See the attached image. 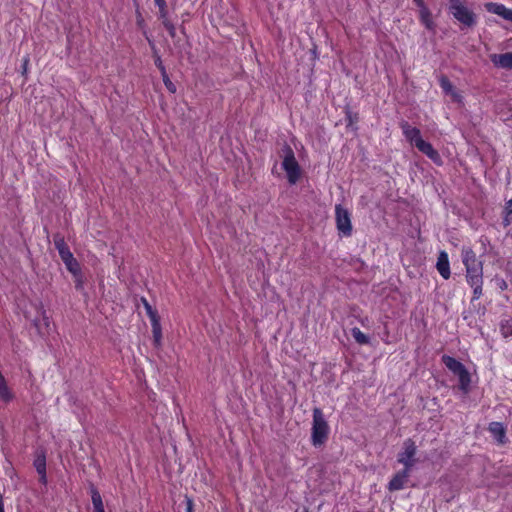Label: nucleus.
<instances>
[{
	"instance_id": "nucleus-1",
	"label": "nucleus",
	"mask_w": 512,
	"mask_h": 512,
	"mask_svg": "<svg viewBox=\"0 0 512 512\" xmlns=\"http://www.w3.org/2000/svg\"><path fill=\"white\" fill-rule=\"evenodd\" d=\"M449 12L454 19L464 27H473L477 22V16L463 0H448Z\"/></svg>"
},
{
	"instance_id": "nucleus-2",
	"label": "nucleus",
	"mask_w": 512,
	"mask_h": 512,
	"mask_svg": "<svg viewBox=\"0 0 512 512\" xmlns=\"http://www.w3.org/2000/svg\"><path fill=\"white\" fill-rule=\"evenodd\" d=\"M329 426L324 418L323 412L319 408L313 410V423L311 440L314 446L322 445L328 437Z\"/></svg>"
},
{
	"instance_id": "nucleus-3",
	"label": "nucleus",
	"mask_w": 512,
	"mask_h": 512,
	"mask_svg": "<svg viewBox=\"0 0 512 512\" xmlns=\"http://www.w3.org/2000/svg\"><path fill=\"white\" fill-rule=\"evenodd\" d=\"M282 169L286 172L287 180L291 185L296 184L301 177V168L289 146L283 149Z\"/></svg>"
},
{
	"instance_id": "nucleus-4",
	"label": "nucleus",
	"mask_w": 512,
	"mask_h": 512,
	"mask_svg": "<svg viewBox=\"0 0 512 512\" xmlns=\"http://www.w3.org/2000/svg\"><path fill=\"white\" fill-rule=\"evenodd\" d=\"M442 361L452 373L458 376L460 389L464 393H467L469 391L471 377L465 366L455 358L448 355H444L442 357Z\"/></svg>"
},
{
	"instance_id": "nucleus-5",
	"label": "nucleus",
	"mask_w": 512,
	"mask_h": 512,
	"mask_svg": "<svg viewBox=\"0 0 512 512\" xmlns=\"http://www.w3.org/2000/svg\"><path fill=\"white\" fill-rule=\"evenodd\" d=\"M461 259L466 269V279L483 275V263L470 247L464 246L462 248Z\"/></svg>"
},
{
	"instance_id": "nucleus-6",
	"label": "nucleus",
	"mask_w": 512,
	"mask_h": 512,
	"mask_svg": "<svg viewBox=\"0 0 512 512\" xmlns=\"http://www.w3.org/2000/svg\"><path fill=\"white\" fill-rule=\"evenodd\" d=\"M335 218L338 231L344 236H350L352 232V224L349 211L341 205H336Z\"/></svg>"
},
{
	"instance_id": "nucleus-7",
	"label": "nucleus",
	"mask_w": 512,
	"mask_h": 512,
	"mask_svg": "<svg viewBox=\"0 0 512 512\" xmlns=\"http://www.w3.org/2000/svg\"><path fill=\"white\" fill-rule=\"evenodd\" d=\"M415 454V443L411 439H407L403 443V451L398 454V462L403 464L405 468L411 469L415 463Z\"/></svg>"
},
{
	"instance_id": "nucleus-8",
	"label": "nucleus",
	"mask_w": 512,
	"mask_h": 512,
	"mask_svg": "<svg viewBox=\"0 0 512 512\" xmlns=\"http://www.w3.org/2000/svg\"><path fill=\"white\" fill-rule=\"evenodd\" d=\"M485 9L493 14H496L503 19L512 22V9L507 8L505 5L495 2H487L484 4Z\"/></svg>"
},
{
	"instance_id": "nucleus-9",
	"label": "nucleus",
	"mask_w": 512,
	"mask_h": 512,
	"mask_svg": "<svg viewBox=\"0 0 512 512\" xmlns=\"http://www.w3.org/2000/svg\"><path fill=\"white\" fill-rule=\"evenodd\" d=\"M403 135L414 146L417 145L418 141H421V132L418 128L411 126L408 122H402L400 124Z\"/></svg>"
},
{
	"instance_id": "nucleus-10",
	"label": "nucleus",
	"mask_w": 512,
	"mask_h": 512,
	"mask_svg": "<svg viewBox=\"0 0 512 512\" xmlns=\"http://www.w3.org/2000/svg\"><path fill=\"white\" fill-rule=\"evenodd\" d=\"M54 245L63 263L74 257L62 236L56 235L54 237Z\"/></svg>"
},
{
	"instance_id": "nucleus-11",
	"label": "nucleus",
	"mask_w": 512,
	"mask_h": 512,
	"mask_svg": "<svg viewBox=\"0 0 512 512\" xmlns=\"http://www.w3.org/2000/svg\"><path fill=\"white\" fill-rule=\"evenodd\" d=\"M436 268L439 272V274L444 279H449L451 275L450 271V263H449V257L448 254L445 251H441L437 258Z\"/></svg>"
},
{
	"instance_id": "nucleus-12",
	"label": "nucleus",
	"mask_w": 512,
	"mask_h": 512,
	"mask_svg": "<svg viewBox=\"0 0 512 512\" xmlns=\"http://www.w3.org/2000/svg\"><path fill=\"white\" fill-rule=\"evenodd\" d=\"M415 147L423 154H425L429 159H431L434 163H441V157L439 153L432 147L430 143L422 139L421 141H418Z\"/></svg>"
},
{
	"instance_id": "nucleus-13",
	"label": "nucleus",
	"mask_w": 512,
	"mask_h": 512,
	"mask_svg": "<svg viewBox=\"0 0 512 512\" xmlns=\"http://www.w3.org/2000/svg\"><path fill=\"white\" fill-rule=\"evenodd\" d=\"M490 60L498 68L512 69V52L492 54Z\"/></svg>"
},
{
	"instance_id": "nucleus-14",
	"label": "nucleus",
	"mask_w": 512,
	"mask_h": 512,
	"mask_svg": "<svg viewBox=\"0 0 512 512\" xmlns=\"http://www.w3.org/2000/svg\"><path fill=\"white\" fill-rule=\"evenodd\" d=\"M411 469L404 468L403 471L398 472L389 482V490L396 491L404 487Z\"/></svg>"
},
{
	"instance_id": "nucleus-15",
	"label": "nucleus",
	"mask_w": 512,
	"mask_h": 512,
	"mask_svg": "<svg viewBox=\"0 0 512 512\" xmlns=\"http://www.w3.org/2000/svg\"><path fill=\"white\" fill-rule=\"evenodd\" d=\"M439 84L445 94L449 95L453 101L461 102L462 96L460 93L454 88L449 79L445 76L440 77Z\"/></svg>"
},
{
	"instance_id": "nucleus-16",
	"label": "nucleus",
	"mask_w": 512,
	"mask_h": 512,
	"mask_svg": "<svg viewBox=\"0 0 512 512\" xmlns=\"http://www.w3.org/2000/svg\"><path fill=\"white\" fill-rule=\"evenodd\" d=\"M66 269L74 276L76 287L80 288L82 286V274L79 262L73 257L69 261L64 263Z\"/></svg>"
},
{
	"instance_id": "nucleus-17",
	"label": "nucleus",
	"mask_w": 512,
	"mask_h": 512,
	"mask_svg": "<svg viewBox=\"0 0 512 512\" xmlns=\"http://www.w3.org/2000/svg\"><path fill=\"white\" fill-rule=\"evenodd\" d=\"M467 283L473 288V299L477 300L482 295L483 275L467 278Z\"/></svg>"
},
{
	"instance_id": "nucleus-18",
	"label": "nucleus",
	"mask_w": 512,
	"mask_h": 512,
	"mask_svg": "<svg viewBox=\"0 0 512 512\" xmlns=\"http://www.w3.org/2000/svg\"><path fill=\"white\" fill-rule=\"evenodd\" d=\"M489 431L492 436L499 442H505V427L500 422H492L489 425Z\"/></svg>"
},
{
	"instance_id": "nucleus-19",
	"label": "nucleus",
	"mask_w": 512,
	"mask_h": 512,
	"mask_svg": "<svg viewBox=\"0 0 512 512\" xmlns=\"http://www.w3.org/2000/svg\"><path fill=\"white\" fill-rule=\"evenodd\" d=\"M419 16L421 23L428 29V30H434L435 23L432 19V15L430 10L427 6L422 7L419 9Z\"/></svg>"
},
{
	"instance_id": "nucleus-20",
	"label": "nucleus",
	"mask_w": 512,
	"mask_h": 512,
	"mask_svg": "<svg viewBox=\"0 0 512 512\" xmlns=\"http://www.w3.org/2000/svg\"><path fill=\"white\" fill-rule=\"evenodd\" d=\"M0 398L5 402H9L13 399V393L10 391V389L7 385V382L1 373H0Z\"/></svg>"
},
{
	"instance_id": "nucleus-21",
	"label": "nucleus",
	"mask_w": 512,
	"mask_h": 512,
	"mask_svg": "<svg viewBox=\"0 0 512 512\" xmlns=\"http://www.w3.org/2000/svg\"><path fill=\"white\" fill-rule=\"evenodd\" d=\"M151 327H152V333H153V339L156 346L161 345L162 340V330L160 325V320H154L151 321Z\"/></svg>"
},
{
	"instance_id": "nucleus-22",
	"label": "nucleus",
	"mask_w": 512,
	"mask_h": 512,
	"mask_svg": "<svg viewBox=\"0 0 512 512\" xmlns=\"http://www.w3.org/2000/svg\"><path fill=\"white\" fill-rule=\"evenodd\" d=\"M37 472L42 476L43 482L46 480V461L44 456H38L34 461Z\"/></svg>"
},
{
	"instance_id": "nucleus-23",
	"label": "nucleus",
	"mask_w": 512,
	"mask_h": 512,
	"mask_svg": "<svg viewBox=\"0 0 512 512\" xmlns=\"http://www.w3.org/2000/svg\"><path fill=\"white\" fill-rule=\"evenodd\" d=\"M352 336L355 339V341L359 344H368L369 343V337L364 334L359 328H353L352 329Z\"/></svg>"
},
{
	"instance_id": "nucleus-24",
	"label": "nucleus",
	"mask_w": 512,
	"mask_h": 512,
	"mask_svg": "<svg viewBox=\"0 0 512 512\" xmlns=\"http://www.w3.org/2000/svg\"><path fill=\"white\" fill-rule=\"evenodd\" d=\"M91 498H92V504H93L94 510H99L101 508H104L101 495L97 490L92 491Z\"/></svg>"
},
{
	"instance_id": "nucleus-25",
	"label": "nucleus",
	"mask_w": 512,
	"mask_h": 512,
	"mask_svg": "<svg viewBox=\"0 0 512 512\" xmlns=\"http://www.w3.org/2000/svg\"><path fill=\"white\" fill-rule=\"evenodd\" d=\"M144 307L147 315L150 318V322L159 319L157 312L151 307L146 299H143Z\"/></svg>"
},
{
	"instance_id": "nucleus-26",
	"label": "nucleus",
	"mask_w": 512,
	"mask_h": 512,
	"mask_svg": "<svg viewBox=\"0 0 512 512\" xmlns=\"http://www.w3.org/2000/svg\"><path fill=\"white\" fill-rule=\"evenodd\" d=\"M506 216L504 218L505 224L508 225L510 223V216H512V199L507 201L505 206Z\"/></svg>"
},
{
	"instance_id": "nucleus-27",
	"label": "nucleus",
	"mask_w": 512,
	"mask_h": 512,
	"mask_svg": "<svg viewBox=\"0 0 512 512\" xmlns=\"http://www.w3.org/2000/svg\"><path fill=\"white\" fill-rule=\"evenodd\" d=\"M162 23H163L164 27L167 29V31L169 32L170 36L174 37L175 36V27L172 24V22L169 19H165L164 21H162Z\"/></svg>"
},
{
	"instance_id": "nucleus-28",
	"label": "nucleus",
	"mask_w": 512,
	"mask_h": 512,
	"mask_svg": "<svg viewBox=\"0 0 512 512\" xmlns=\"http://www.w3.org/2000/svg\"><path fill=\"white\" fill-rule=\"evenodd\" d=\"M155 65L160 69L161 71V74H162V77L163 78H167V73H166V69L162 63V60L160 58V56H157L156 59H155Z\"/></svg>"
},
{
	"instance_id": "nucleus-29",
	"label": "nucleus",
	"mask_w": 512,
	"mask_h": 512,
	"mask_svg": "<svg viewBox=\"0 0 512 512\" xmlns=\"http://www.w3.org/2000/svg\"><path fill=\"white\" fill-rule=\"evenodd\" d=\"M163 82L170 92L174 93L176 91L175 85L171 82L168 76L167 78H163Z\"/></svg>"
},
{
	"instance_id": "nucleus-30",
	"label": "nucleus",
	"mask_w": 512,
	"mask_h": 512,
	"mask_svg": "<svg viewBox=\"0 0 512 512\" xmlns=\"http://www.w3.org/2000/svg\"><path fill=\"white\" fill-rule=\"evenodd\" d=\"M159 16L160 18L162 19V21H164L165 19H168L167 18V7H163V8H159Z\"/></svg>"
},
{
	"instance_id": "nucleus-31",
	"label": "nucleus",
	"mask_w": 512,
	"mask_h": 512,
	"mask_svg": "<svg viewBox=\"0 0 512 512\" xmlns=\"http://www.w3.org/2000/svg\"><path fill=\"white\" fill-rule=\"evenodd\" d=\"M496 283L502 290L506 289L507 287L505 280H503L502 278H496Z\"/></svg>"
},
{
	"instance_id": "nucleus-32",
	"label": "nucleus",
	"mask_w": 512,
	"mask_h": 512,
	"mask_svg": "<svg viewBox=\"0 0 512 512\" xmlns=\"http://www.w3.org/2000/svg\"><path fill=\"white\" fill-rule=\"evenodd\" d=\"M154 1H155V4L158 6V8H163L166 6L165 0H154Z\"/></svg>"
},
{
	"instance_id": "nucleus-33",
	"label": "nucleus",
	"mask_w": 512,
	"mask_h": 512,
	"mask_svg": "<svg viewBox=\"0 0 512 512\" xmlns=\"http://www.w3.org/2000/svg\"><path fill=\"white\" fill-rule=\"evenodd\" d=\"M414 3L419 9L426 6L423 0H414Z\"/></svg>"
},
{
	"instance_id": "nucleus-34",
	"label": "nucleus",
	"mask_w": 512,
	"mask_h": 512,
	"mask_svg": "<svg viewBox=\"0 0 512 512\" xmlns=\"http://www.w3.org/2000/svg\"><path fill=\"white\" fill-rule=\"evenodd\" d=\"M143 18L141 17L140 13L138 12V17H137V23L139 26H142L143 25Z\"/></svg>"
},
{
	"instance_id": "nucleus-35",
	"label": "nucleus",
	"mask_w": 512,
	"mask_h": 512,
	"mask_svg": "<svg viewBox=\"0 0 512 512\" xmlns=\"http://www.w3.org/2000/svg\"><path fill=\"white\" fill-rule=\"evenodd\" d=\"M36 308L41 314H44V310L41 306H37Z\"/></svg>"
},
{
	"instance_id": "nucleus-36",
	"label": "nucleus",
	"mask_w": 512,
	"mask_h": 512,
	"mask_svg": "<svg viewBox=\"0 0 512 512\" xmlns=\"http://www.w3.org/2000/svg\"><path fill=\"white\" fill-rule=\"evenodd\" d=\"M504 329H505V328H504V325H502V331H503V334H504V336H507V335H508V333H507Z\"/></svg>"
},
{
	"instance_id": "nucleus-37",
	"label": "nucleus",
	"mask_w": 512,
	"mask_h": 512,
	"mask_svg": "<svg viewBox=\"0 0 512 512\" xmlns=\"http://www.w3.org/2000/svg\"><path fill=\"white\" fill-rule=\"evenodd\" d=\"M94 512H105L104 508H101L99 510H94Z\"/></svg>"
},
{
	"instance_id": "nucleus-38",
	"label": "nucleus",
	"mask_w": 512,
	"mask_h": 512,
	"mask_svg": "<svg viewBox=\"0 0 512 512\" xmlns=\"http://www.w3.org/2000/svg\"><path fill=\"white\" fill-rule=\"evenodd\" d=\"M34 324L37 326V319H33Z\"/></svg>"
},
{
	"instance_id": "nucleus-39",
	"label": "nucleus",
	"mask_w": 512,
	"mask_h": 512,
	"mask_svg": "<svg viewBox=\"0 0 512 512\" xmlns=\"http://www.w3.org/2000/svg\"><path fill=\"white\" fill-rule=\"evenodd\" d=\"M304 512H307V511H304Z\"/></svg>"
}]
</instances>
